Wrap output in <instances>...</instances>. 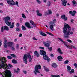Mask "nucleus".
I'll return each instance as SVG.
<instances>
[{
	"label": "nucleus",
	"mask_w": 77,
	"mask_h": 77,
	"mask_svg": "<svg viewBox=\"0 0 77 77\" xmlns=\"http://www.w3.org/2000/svg\"><path fill=\"white\" fill-rule=\"evenodd\" d=\"M56 23V20L54 19V20H53V21H51L50 22V24H54V23Z\"/></svg>",
	"instance_id": "nucleus-15"
},
{
	"label": "nucleus",
	"mask_w": 77,
	"mask_h": 77,
	"mask_svg": "<svg viewBox=\"0 0 77 77\" xmlns=\"http://www.w3.org/2000/svg\"><path fill=\"white\" fill-rule=\"evenodd\" d=\"M17 71H20V69L19 68H17Z\"/></svg>",
	"instance_id": "nucleus-64"
},
{
	"label": "nucleus",
	"mask_w": 77,
	"mask_h": 77,
	"mask_svg": "<svg viewBox=\"0 0 77 77\" xmlns=\"http://www.w3.org/2000/svg\"><path fill=\"white\" fill-rule=\"evenodd\" d=\"M63 32L64 33V36L65 38H69V35H72L74 33V28L71 29V27L67 24L64 23V26L63 28Z\"/></svg>",
	"instance_id": "nucleus-2"
},
{
	"label": "nucleus",
	"mask_w": 77,
	"mask_h": 77,
	"mask_svg": "<svg viewBox=\"0 0 77 77\" xmlns=\"http://www.w3.org/2000/svg\"><path fill=\"white\" fill-rule=\"evenodd\" d=\"M36 12L37 14V15H38V16H39V17H41V16H42V14L39 13V11L38 10H37Z\"/></svg>",
	"instance_id": "nucleus-21"
},
{
	"label": "nucleus",
	"mask_w": 77,
	"mask_h": 77,
	"mask_svg": "<svg viewBox=\"0 0 77 77\" xmlns=\"http://www.w3.org/2000/svg\"><path fill=\"white\" fill-rule=\"evenodd\" d=\"M7 57L8 59H12V57L9 56H8Z\"/></svg>",
	"instance_id": "nucleus-43"
},
{
	"label": "nucleus",
	"mask_w": 77,
	"mask_h": 77,
	"mask_svg": "<svg viewBox=\"0 0 77 77\" xmlns=\"http://www.w3.org/2000/svg\"><path fill=\"white\" fill-rule=\"evenodd\" d=\"M19 26H20V23H17L16 24V26L17 27H19Z\"/></svg>",
	"instance_id": "nucleus-47"
},
{
	"label": "nucleus",
	"mask_w": 77,
	"mask_h": 77,
	"mask_svg": "<svg viewBox=\"0 0 77 77\" xmlns=\"http://www.w3.org/2000/svg\"><path fill=\"white\" fill-rule=\"evenodd\" d=\"M51 77H59L60 75H51Z\"/></svg>",
	"instance_id": "nucleus-30"
},
{
	"label": "nucleus",
	"mask_w": 77,
	"mask_h": 77,
	"mask_svg": "<svg viewBox=\"0 0 77 77\" xmlns=\"http://www.w3.org/2000/svg\"><path fill=\"white\" fill-rule=\"evenodd\" d=\"M74 66H75V67L76 68H77V63H75L74 64Z\"/></svg>",
	"instance_id": "nucleus-40"
},
{
	"label": "nucleus",
	"mask_w": 77,
	"mask_h": 77,
	"mask_svg": "<svg viewBox=\"0 0 77 77\" xmlns=\"http://www.w3.org/2000/svg\"><path fill=\"white\" fill-rule=\"evenodd\" d=\"M7 43H4V48H7Z\"/></svg>",
	"instance_id": "nucleus-31"
},
{
	"label": "nucleus",
	"mask_w": 77,
	"mask_h": 77,
	"mask_svg": "<svg viewBox=\"0 0 77 77\" xmlns=\"http://www.w3.org/2000/svg\"><path fill=\"white\" fill-rule=\"evenodd\" d=\"M57 59L59 61H62V59H63V58L61 56H59L58 57Z\"/></svg>",
	"instance_id": "nucleus-20"
},
{
	"label": "nucleus",
	"mask_w": 77,
	"mask_h": 77,
	"mask_svg": "<svg viewBox=\"0 0 77 77\" xmlns=\"http://www.w3.org/2000/svg\"><path fill=\"white\" fill-rule=\"evenodd\" d=\"M74 72V69H71V71L69 72L70 74H72V73H73Z\"/></svg>",
	"instance_id": "nucleus-34"
},
{
	"label": "nucleus",
	"mask_w": 77,
	"mask_h": 77,
	"mask_svg": "<svg viewBox=\"0 0 77 77\" xmlns=\"http://www.w3.org/2000/svg\"><path fill=\"white\" fill-rule=\"evenodd\" d=\"M47 6H51V2L49 1L47 3Z\"/></svg>",
	"instance_id": "nucleus-27"
},
{
	"label": "nucleus",
	"mask_w": 77,
	"mask_h": 77,
	"mask_svg": "<svg viewBox=\"0 0 77 77\" xmlns=\"http://www.w3.org/2000/svg\"><path fill=\"white\" fill-rule=\"evenodd\" d=\"M0 62L2 64L0 65V68H4L5 71L2 72V74L5 76H4L3 75H2L3 77H12V74H11V72L10 70H7V69H10L12 67V65L11 64H8L7 65L6 64V60L4 57H0Z\"/></svg>",
	"instance_id": "nucleus-1"
},
{
	"label": "nucleus",
	"mask_w": 77,
	"mask_h": 77,
	"mask_svg": "<svg viewBox=\"0 0 77 77\" xmlns=\"http://www.w3.org/2000/svg\"><path fill=\"white\" fill-rule=\"evenodd\" d=\"M25 26L28 28V29H31V28H33V26L31 27L30 25L29 22H26L25 23Z\"/></svg>",
	"instance_id": "nucleus-11"
},
{
	"label": "nucleus",
	"mask_w": 77,
	"mask_h": 77,
	"mask_svg": "<svg viewBox=\"0 0 77 77\" xmlns=\"http://www.w3.org/2000/svg\"><path fill=\"white\" fill-rule=\"evenodd\" d=\"M57 52L59 53V54H63V52L61 50V49L60 48H58V49L57 50Z\"/></svg>",
	"instance_id": "nucleus-12"
},
{
	"label": "nucleus",
	"mask_w": 77,
	"mask_h": 77,
	"mask_svg": "<svg viewBox=\"0 0 77 77\" xmlns=\"http://www.w3.org/2000/svg\"><path fill=\"white\" fill-rule=\"evenodd\" d=\"M61 18L63 19L64 21H66L67 20H68V18L66 17H65V15H62L61 16Z\"/></svg>",
	"instance_id": "nucleus-14"
},
{
	"label": "nucleus",
	"mask_w": 77,
	"mask_h": 77,
	"mask_svg": "<svg viewBox=\"0 0 77 77\" xmlns=\"http://www.w3.org/2000/svg\"><path fill=\"white\" fill-rule=\"evenodd\" d=\"M4 39H5V40L4 41L5 43H6L7 42V40H6V38H4Z\"/></svg>",
	"instance_id": "nucleus-51"
},
{
	"label": "nucleus",
	"mask_w": 77,
	"mask_h": 77,
	"mask_svg": "<svg viewBox=\"0 0 77 77\" xmlns=\"http://www.w3.org/2000/svg\"><path fill=\"white\" fill-rule=\"evenodd\" d=\"M58 39L59 40V41H60L63 43L65 46L66 47H67V46H68V45H67V42H63V40H62V39L59 38H58Z\"/></svg>",
	"instance_id": "nucleus-10"
},
{
	"label": "nucleus",
	"mask_w": 77,
	"mask_h": 77,
	"mask_svg": "<svg viewBox=\"0 0 77 77\" xmlns=\"http://www.w3.org/2000/svg\"><path fill=\"white\" fill-rule=\"evenodd\" d=\"M27 56L28 55L27 54L24 55L23 57V60L25 63L27 64Z\"/></svg>",
	"instance_id": "nucleus-8"
},
{
	"label": "nucleus",
	"mask_w": 77,
	"mask_h": 77,
	"mask_svg": "<svg viewBox=\"0 0 77 77\" xmlns=\"http://www.w3.org/2000/svg\"><path fill=\"white\" fill-rule=\"evenodd\" d=\"M67 41H68V42H72V41H71V40H69V39H68L67 40Z\"/></svg>",
	"instance_id": "nucleus-48"
},
{
	"label": "nucleus",
	"mask_w": 77,
	"mask_h": 77,
	"mask_svg": "<svg viewBox=\"0 0 77 77\" xmlns=\"http://www.w3.org/2000/svg\"><path fill=\"white\" fill-rule=\"evenodd\" d=\"M77 12L76 11H74L71 14V15L72 16H73V17H74V16H75V13H76Z\"/></svg>",
	"instance_id": "nucleus-22"
},
{
	"label": "nucleus",
	"mask_w": 77,
	"mask_h": 77,
	"mask_svg": "<svg viewBox=\"0 0 77 77\" xmlns=\"http://www.w3.org/2000/svg\"><path fill=\"white\" fill-rule=\"evenodd\" d=\"M51 25L50 26V28L51 30H52V31H53L54 30V25H53V24H51Z\"/></svg>",
	"instance_id": "nucleus-16"
},
{
	"label": "nucleus",
	"mask_w": 77,
	"mask_h": 77,
	"mask_svg": "<svg viewBox=\"0 0 77 77\" xmlns=\"http://www.w3.org/2000/svg\"><path fill=\"white\" fill-rule=\"evenodd\" d=\"M16 48L17 49V50H18V49L19 48V45H18V44H17V46H16Z\"/></svg>",
	"instance_id": "nucleus-39"
},
{
	"label": "nucleus",
	"mask_w": 77,
	"mask_h": 77,
	"mask_svg": "<svg viewBox=\"0 0 77 77\" xmlns=\"http://www.w3.org/2000/svg\"><path fill=\"white\" fill-rule=\"evenodd\" d=\"M8 47H11L12 45L14 44V43L13 42H8Z\"/></svg>",
	"instance_id": "nucleus-19"
},
{
	"label": "nucleus",
	"mask_w": 77,
	"mask_h": 77,
	"mask_svg": "<svg viewBox=\"0 0 77 77\" xmlns=\"http://www.w3.org/2000/svg\"><path fill=\"white\" fill-rule=\"evenodd\" d=\"M62 5L64 6H65L66 5V4L65 2H64V3H62Z\"/></svg>",
	"instance_id": "nucleus-44"
},
{
	"label": "nucleus",
	"mask_w": 77,
	"mask_h": 77,
	"mask_svg": "<svg viewBox=\"0 0 77 77\" xmlns=\"http://www.w3.org/2000/svg\"><path fill=\"white\" fill-rule=\"evenodd\" d=\"M28 57L29 58V61L31 62V61L32 60V58H31V56L30 55L29 53L28 54Z\"/></svg>",
	"instance_id": "nucleus-18"
},
{
	"label": "nucleus",
	"mask_w": 77,
	"mask_h": 77,
	"mask_svg": "<svg viewBox=\"0 0 77 77\" xmlns=\"http://www.w3.org/2000/svg\"><path fill=\"white\" fill-rule=\"evenodd\" d=\"M12 62L13 63H14V64H16V63H17V60L15 59H13L12 60Z\"/></svg>",
	"instance_id": "nucleus-23"
},
{
	"label": "nucleus",
	"mask_w": 77,
	"mask_h": 77,
	"mask_svg": "<svg viewBox=\"0 0 77 77\" xmlns=\"http://www.w3.org/2000/svg\"><path fill=\"white\" fill-rule=\"evenodd\" d=\"M18 71H17L16 70V71H15V72H16V73H17V74H18Z\"/></svg>",
	"instance_id": "nucleus-61"
},
{
	"label": "nucleus",
	"mask_w": 77,
	"mask_h": 77,
	"mask_svg": "<svg viewBox=\"0 0 77 77\" xmlns=\"http://www.w3.org/2000/svg\"><path fill=\"white\" fill-rule=\"evenodd\" d=\"M69 62V61L68 60H67L66 61H65L64 62V64H68Z\"/></svg>",
	"instance_id": "nucleus-36"
},
{
	"label": "nucleus",
	"mask_w": 77,
	"mask_h": 77,
	"mask_svg": "<svg viewBox=\"0 0 77 77\" xmlns=\"http://www.w3.org/2000/svg\"><path fill=\"white\" fill-rule=\"evenodd\" d=\"M66 1V0H61V2H62V3H65Z\"/></svg>",
	"instance_id": "nucleus-46"
},
{
	"label": "nucleus",
	"mask_w": 77,
	"mask_h": 77,
	"mask_svg": "<svg viewBox=\"0 0 77 77\" xmlns=\"http://www.w3.org/2000/svg\"><path fill=\"white\" fill-rule=\"evenodd\" d=\"M73 21H74V20L73 19H71V22L72 23V22H73Z\"/></svg>",
	"instance_id": "nucleus-60"
},
{
	"label": "nucleus",
	"mask_w": 77,
	"mask_h": 77,
	"mask_svg": "<svg viewBox=\"0 0 77 77\" xmlns=\"http://www.w3.org/2000/svg\"><path fill=\"white\" fill-rule=\"evenodd\" d=\"M47 0H43V2L44 3H47Z\"/></svg>",
	"instance_id": "nucleus-57"
},
{
	"label": "nucleus",
	"mask_w": 77,
	"mask_h": 77,
	"mask_svg": "<svg viewBox=\"0 0 77 77\" xmlns=\"http://www.w3.org/2000/svg\"><path fill=\"white\" fill-rule=\"evenodd\" d=\"M22 17L23 18H26V16H25V15L23 14H22Z\"/></svg>",
	"instance_id": "nucleus-37"
},
{
	"label": "nucleus",
	"mask_w": 77,
	"mask_h": 77,
	"mask_svg": "<svg viewBox=\"0 0 77 77\" xmlns=\"http://www.w3.org/2000/svg\"><path fill=\"white\" fill-rule=\"evenodd\" d=\"M43 68L47 72L49 71V69L48 68H46L45 66H43Z\"/></svg>",
	"instance_id": "nucleus-28"
},
{
	"label": "nucleus",
	"mask_w": 77,
	"mask_h": 77,
	"mask_svg": "<svg viewBox=\"0 0 77 77\" xmlns=\"http://www.w3.org/2000/svg\"><path fill=\"white\" fill-rule=\"evenodd\" d=\"M48 49L50 51H51V50H52V47H48Z\"/></svg>",
	"instance_id": "nucleus-33"
},
{
	"label": "nucleus",
	"mask_w": 77,
	"mask_h": 77,
	"mask_svg": "<svg viewBox=\"0 0 77 77\" xmlns=\"http://www.w3.org/2000/svg\"><path fill=\"white\" fill-rule=\"evenodd\" d=\"M22 36V34L20 33L19 35V37H20V38H21Z\"/></svg>",
	"instance_id": "nucleus-53"
},
{
	"label": "nucleus",
	"mask_w": 77,
	"mask_h": 77,
	"mask_svg": "<svg viewBox=\"0 0 77 77\" xmlns=\"http://www.w3.org/2000/svg\"><path fill=\"white\" fill-rule=\"evenodd\" d=\"M11 56H12V57H17V55H15L13 54H11Z\"/></svg>",
	"instance_id": "nucleus-32"
},
{
	"label": "nucleus",
	"mask_w": 77,
	"mask_h": 77,
	"mask_svg": "<svg viewBox=\"0 0 77 77\" xmlns=\"http://www.w3.org/2000/svg\"><path fill=\"white\" fill-rule=\"evenodd\" d=\"M52 66L54 68H56L57 66L56 64L55 63H53L52 64Z\"/></svg>",
	"instance_id": "nucleus-24"
},
{
	"label": "nucleus",
	"mask_w": 77,
	"mask_h": 77,
	"mask_svg": "<svg viewBox=\"0 0 77 77\" xmlns=\"http://www.w3.org/2000/svg\"><path fill=\"white\" fill-rule=\"evenodd\" d=\"M22 29L23 30H26V28L23 25L22 26Z\"/></svg>",
	"instance_id": "nucleus-26"
},
{
	"label": "nucleus",
	"mask_w": 77,
	"mask_h": 77,
	"mask_svg": "<svg viewBox=\"0 0 77 77\" xmlns=\"http://www.w3.org/2000/svg\"><path fill=\"white\" fill-rule=\"evenodd\" d=\"M16 30H17V31L18 32H19V31H20V29H19L18 28H17L16 29Z\"/></svg>",
	"instance_id": "nucleus-55"
},
{
	"label": "nucleus",
	"mask_w": 77,
	"mask_h": 77,
	"mask_svg": "<svg viewBox=\"0 0 77 77\" xmlns=\"http://www.w3.org/2000/svg\"><path fill=\"white\" fill-rule=\"evenodd\" d=\"M43 43L44 44L45 47H49V46H50V42L49 41H47L46 42L43 41Z\"/></svg>",
	"instance_id": "nucleus-7"
},
{
	"label": "nucleus",
	"mask_w": 77,
	"mask_h": 77,
	"mask_svg": "<svg viewBox=\"0 0 77 77\" xmlns=\"http://www.w3.org/2000/svg\"><path fill=\"white\" fill-rule=\"evenodd\" d=\"M40 54L41 56H43V57L44 60H50V58L48 57V56L47 55L46 52L44 50H40Z\"/></svg>",
	"instance_id": "nucleus-4"
},
{
	"label": "nucleus",
	"mask_w": 77,
	"mask_h": 77,
	"mask_svg": "<svg viewBox=\"0 0 77 77\" xmlns=\"http://www.w3.org/2000/svg\"><path fill=\"white\" fill-rule=\"evenodd\" d=\"M41 69V66L40 65H36L35 67V71H34V74H35V75H37V73L36 72H38V73H40V72L39 71L38 69Z\"/></svg>",
	"instance_id": "nucleus-6"
},
{
	"label": "nucleus",
	"mask_w": 77,
	"mask_h": 77,
	"mask_svg": "<svg viewBox=\"0 0 77 77\" xmlns=\"http://www.w3.org/2000/svg\"><path fill=\"white\" fill-rule=\"evenodd\" d=\"M32 39H33V40H37V39H36V38H32Z\"/></svg>",
	"instance_id": "nucleus-59"
},
{
	"label": "nucleus",
	"mask_w": 77,
	"mask_h": 77,
	"mask_svg": "<svg viewBox=\"0 0 77 77\" xmlns=\"http://www.w3.org/2000/svg\"><path fill=\"white\" fill-rule=\"evenodd\" d=\"M11 50H15V48L14 47H13L11 48Z\"/></svg>",
	"instance_id": "nucleus-49"
},
{
	"label": "nucleus",
	"mask_w": 77,
	"mask_h": 77,
	"mask_svg": "<svg viewBox=\"0 0 77 77\" xmlns=\"http://www.w3.org/2000/svg\"><path fill=\"white\" fill-rule=\"evenodd\" d=\"M34 55L36 56L37 57H39V54L38 53V51H35L34 52Z\"/></svg>",
	"instance_id": "nucleus-13"
},
{
	"label": "nucleus",
	"mask_w": 77,
	"mask_h": 77,
	"mask_svg": "<svg viewBox=\"0 0 77 77\" xmlns=\"http://www.w3.org/2000/svg\"><path fill=\"white\" fill-rule=\"evenodd\" d=\"M30 23L32 25V24L34 23V22H33V21L32 20H30Z\"/></svg>",
	"instance_id": "nucleus-42"
},
{
	"label": "nucleus",
	"mask_w": 77,
	"mask_h": 77,
	"mask_svg": "<svg viewBox=\"0 0 77 77\" xmlns=\"http://www.w3.org/2000/svg\"><path fill=\"white\" fill-rule=\"evenodd\" d=\"M40 48L41 49H42V50H44V48L43 47H40Z\"/></svg>",
	"instance_id": "nucleus-54"
},
{
	"label": "nucleus",
	"mask_w": 77,
	"mask_h": 77,
	"mask_svg": "<svg viewBox=\"0 0 77 77\" xmlns=\"http://www.w3.org/2000/svg\"><path fill=\"white\" fill-rule=\"evenodd\" d=\"M7 2L10 5L14 6V5H16L17 6H18V2H17V1H16L15 2L13 0L7 1Z\"/></svg>",
	"instance_id": "nucleus-5"
},
{
	"label": "nucleus",
	"mask_w": 77,
	"mask_h": 77,
	"mask_svg": "<svg viewBox=\"0 0 77 77\" xmlns=\"http://www.w3.org/2000/svg\"><path fill=\"white\" fill-rule=\"evenodd\" d=\"M48 12L49 13V14H52V12L50 10L48 11Z\"/></svg>",
	"instance_id": "nucleus-45"
},
{
	"label": "nucleus",
	"mask_w": 77,
	"mask_h": 77,
	"mask_svg": "<svg viewBox=\"0 0 77 77\" xmlns=\"http://www.w3.org/2000/svg\"><path fill=\"white\" fill-rule=\"evenodd\" d=\"M17 38H16V39L14 40V42H17Z\"/></svg>",
	"instance_id": "nucleus-63"
},
{
	"label": "nucleus",
	"mask_w": 77,
	"mask_h": 77,
	"mask_svg": "<svg viewBox=\"0 0 77 77\" xmlns=\"http://www.w3.org/2000/svg\"><path fill=\"white\" fill-rule=\"evenodd\" d=\"M67 47V48H69V49H72V45L70 46H69V45H68Z\"/></svg>",
	"instance_id": "nucleus-38"
},
{
	"label": "nucleus",
	"mask_w": 77,
	"mask_h": 77,
	"mask_svg": "<svg viewBox=\"0 0 77 77\" xmlns=\"http://www.w3.org/2000/svg\"><path fill=\"white\" fill-rule=\"evenodd\" d=\"M23 73H24V74H27V71L24 70L23 71Z\"/></svg>",
	"instance_id": "nucleus-50"
},
{
	"label": "nucleus",
	"mask_w": 77,
	"mask_h": 77,
	"mask_svg": "<svg viewBox=\"0 0 77 77\" xmlns=\"http://www.w3.org/2000/svg\"><path fill=\"white\" fill-rule=\"evenodd\" d=\"M72 3L73 4V6H77V2H76V1L75 0L72 1Z\"/></svg>",
	"instance_id": "nucleus-17"
},
{
	"label": "nucleus",
	"mask_w": 77,
	"mask_h": 77,
	"mask_svg": "<svg viewBox=\"0 0 77 77\" xmlns=\"http://www.w3.org/2000/svg\"><path fill=\"white\" fill-rule=\"evenodd\" d=\"M40 33L41 35H42V36H47V35H46L45 33H43L42 32H40Z\"/></svg>",
	"instance_id": "nucleus-25"
},
{
	"label": "nucleus",
	"mask_w": 77,
	"mask_h": 77,
	"mask_svg": "<svg viewBox=\"0 0 77 77\" xmlns=\"http://www.w3.org/2000/svg\"><path fill=\"white\" fill-rule=\"evenodd\" d=\"M67 68L68 71H70L71 70V68L69 66H67Z\"/></svg>",
	"instance_id": "nucleus-29"
},
{
	"label": "nucleus",
	"mask_w": 77,
	"mask_h": 77,
	"mask_svg": "<svg viewBox=\"0 0 77 77\" xmlns=\"http://www.w3.org/2000/svg\"><path fill=\"white\" fill-rule=\"evenodd\" d=\"M72 48H75V49L76 48H75V46H73L72 45Z\"/></svg>",
	"instance_id": "nucleus-56"
},
{
	"label": "nucleus",
	"mask_w": 77,
	"mask_h": 77,
	"mask_svg": "<svg viewBox=\"0 0 77 77\" xmlns=\"http://www.w3.org/2000/svg\"><path fill=\"white\" fill-rule=\"evenodd\" d=\"M3 19L5 20V23L7 26H10V29H12L13 28H14V23L13 22L12 24V23L11 22H9V21L10 20V17L7 16L4 17ZM11 24L12 25H11Z\"/></svg>",
	"instance_id": "nucleus-3"
},
{
	"label": "nucleus",
	"mask_w": 77,
	"mask_h": 77,
	"mask_svg": "<svg viewBox=\"0 0 77 77\" xmlns=\"http://www.w3.org/2000/svg\"><path fill=\"white\" fill-rule=\"evenodd\" d=\"M46 33L47 34H48V35H51L52 36H54V35H53V34H51V33H50L49 32H46Z\"/></svg>",
	"instance_id": "nucleus-35"
},
{
	"label": "nucleus",
	"mask_w": 77,
	"mask_h": 77,
	"mask_svg": "<svg viewBox=\"0 0 77 77\" xmlns=\"http://www.w3.org/2000/svg\"><path fill=\"white\" fill-rule=\"evenodd\" d=\"M72 11H69V14H72Z\"/></svg>",
	"instance_id": "nucleus-58"
},
{
	"label": "nucleus",
	"mask_w": 77,
	"mask_h": 77,
	"mask_svg": "<svg viewBox=\"0 0 77 77\" xmlns=\"http://www.w3.org/2000/svg\"><path fill=\"white\" fill-rule=\"evenodd\" d=\"M51 56L52 57H53V56H54V55H53V54H52L51 55Z\"/></svg>",
	"instance_id": "nucleus-62"
},
{
	"label": "nucleus",
	"mask_w": 77,
	"mask_h": 77,
	"mask_svg": "<svg viewBox=\"0 0 77 77\" xmlns=\"http://www.w3.org/2000/svg\"><path fill=\"white\" fill-rule=\"evenodd\" d=\"M36 1L38 2V3H39V4H41V3L39 0H36Z\"/></svg>",
	"instance_id": "nucleus-41"
},
{
	"label": "nucleus",
	"mask_w": 77,
	"mask_h": 77,
	"mask_svg": "<svg viewBox=\"0 0 77 77\" xmlns=\"http://www.w3.org/2000/svg\"><path fill=\"white\" fill-rule=\"evenodd\" d=\"M3 30H9V28L7 26H5L4 27L2 26L1 28V32H3Z\"/></svg>",
	"instance_id": "nucleus-9"
},
{
	"label": "nucleus",
	"mask_w": 77,
	"mask_h": 77,
	"mask_svg": "<svg viewBox=\"0 0 77 77\" xmlns=\"http://www.w3.org/2000/svg\"><path fill=\"white\" fill-rule=\"evenodd\" d=\"M32 25H33L34 27H36V24H35L34 23Z\"/></svg>",
	"instance_id": "nucleus-52"
}]
</instances>
